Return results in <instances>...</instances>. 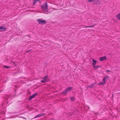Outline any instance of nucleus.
Wrapping results in <instances>:
<instances>
[{"mask_svg": "<svg viewBox=\"0 0 120 120\" xmlns=\"http://www.w3.org/2000/svg\"><path fill=\"white\" fill-rule=\"evenodd\" d=\"M47 3L45 2L41 6V8L43 11L47 12L49 11Z\"/></svg>", "mask_w": 120, "mask_h": 120, "instance_id": "f257e3e1", "label": "nucleus"}, {"mask_svg": "<svg viewBox=\"0 0 120 120\" xmlns=\"http://www.w3.org/2000/svg\"><path fill=\"white\" fill-rule=\"evenodd\" d=\"M73 88V87H69L67 88L64 91L62 92V94H66L67 93L70 92Z\"/></svg>", "mask_w": 120, "mask_h": 120, "instance_id": "f03ea898", "label": "nucleus"}, {"mask_svg": "<svg viewBox=\"0 0 120 120\" xmlns=\"http://www.w3.org/2000/svg\"><path fill=\"white\" fill-rule=\"evenodd\" d=\"M38 22L40 24H43L47 22L44 20H42L39 19H38L37 20Z\"/></svg>", "mask_w": 120, "mask_h": 120, "instance_id": "7ed1b4c3", "label": "nucleus"}, {"mask_svg": "<svg viewBox=\"0 0 120 120\" xmlns=\"http://www.w3.org/2000/svg\"><path fill=\"white\" fill-rule=\"evenodd\" d=\"M48 81V76H45L42 79V80L41 81V82L43 83H45Z\"/></svg>", "mask_w": 120, "mask_h": 120, "instance_id": "20e7f679", "label": "nucleus"}, {"mask_svg": "<svg viewBox=\"0 0 120 120\" xmlns=\"http://www.w3.org/2000/svg\"><path fill=\"white\" fill-rule=\"evenodd\" d=\"M38 94L37 93H35L33 94L32 96H30L29 98H28V100H31L32 98H34Z\"/></svg>", "mask_w": 120, "mask_h": 120, "instance_id": "39448f33", "label": "nucleus"}, {"mask_svg": "<svg viewBox=\"0 0 120 120\" xmlns=\"http://www.w3.org/2000/svg\"><path fill=\"white\" fill-rule=\"evenodd\" d=\"M6 28L4 26H0V32H3L5 31L6 30Z\"/></svg>", "mask_w": 120, "mask_h": 120, "instance_id": "423d86ee", "label": "nucleus"}, {"mask_svg": "<svg viewBox=\"0 0 120 120\" xmlns=\"http://www.w3.org/2000/svg\"><path fill=\"white\" fill-rule=\"evenodd\" d=\"M45 115V114H40L36 116L35 117H34V118H38L40 117H41V116H44Z\"/></svg>", "mask_w": 120, "mask_h": 120, "instance_id": "0eeeda50", "label": "nucleus"}, {"mask_svg": "<svg viewBox=\"0 0 120 120\" xmlns=\"http://www.w3.org/2000/svg\"><path fill=\"white\" fill-rule=\"evenodd\" d=\"M92 61L93 62V63H92V65L93 66H94L96 64L97 61L96 60H94L93 59Z\"/></svg>", "mask_w": 120, "mask_h": 120, "instance_id": "6e6552de", "label": "nucleus"}, {"mask_svg": "<svg viewBox=\"0 0 120 120\" xmlns=\"http://www.w3.org/2000/svg\"><path fill=\"white\" fill-rule=\"evenodd\" d=\"M100 60L101 61H102L106 59V56H104L101 57L100 58Z\"/></svg>", "mask_w": 120, "mask_h": 120, "instance_id": "1a4fd4ad", "label": "nucleus"}, {"mask_svg": "<svg viewBox=\"0 0 120 120\" xmlns=\"http://www.w3.org/2000/svg\"><path fill=\"white\" fill-rule=\"evenodd\" d=\"M116 17L118 19L120 20V14L117 15H116Z\"/></svg>", "mask_w": 120, "mask_h": 120, "instance_id": "9d476101", "label": "nucleus"}, {"mask_svg": "<svg viewBox=\"0 0 120 120\" xmlns=\"http://www.w3.org/2000/svg\"><path fill=\"white\" fill-rule=\"evenodd\" d=\"M95 85V84H92L91 85L89 86H88L87 87V88H88L89 87H90V88H91L92 87H93V86L94 85Z\"/></svg>", "mask_w": 120, "mask_h": 120, "instance_id": "9b49d317", "label": "nucleus"}, {"mask_svg": "<svg viewBox=\"0 0 120 120\" xmlns=\"http://www.w3.org/2000/svg\"><path fill=\"white\" fill-rule=\"evenodd\" d=\"M3 67L4 68H7L8 69V68H9L10 67L9 66H3Z\"/></svg>", "mask_w": 120, "mask_h": 120, "instance_id": "f8f14e48", "label": "nucleus"}, {"mask_svg": "<svg viewBox=\"0 0 120 120\" xmlns=\"http://www.w3.org/2000/svg\"><path fill=\"white\" fill-rule=\"evenodd\" d=\"M105 78H103V83H104V84H105V81H106V80H105Z\"/></svg>", "mask_w": 120, "mask_h": 120, "instance_id": "ddd939ff", "label": "nucleus"}, {"mask_svg": "<svg viewBox=\"0 0 120 120\" xmlns=\"http://www.w3.org/2000/svg\"><path fill=\"white\" fill-rule=\"evenodd\" d=\"M71 100L72 101H73L75 100L74 98L73 97H71Z\"/></svg>", "mask_w": 120, "mask_h": 120, "instance_id": "4468645a", "label": "nucleus"}, {"mask_svg": "<svg viewBox=\"0 0 120 120\" xmlns=\"http://www.w3.org/2000/svg\"><path fill=\"white\" fill-rule=\"evenodd\" d=\"M36 2L37 1L35 0H34L33 3V5H34L35 4V3H36Z\"/></svg>", "mask_w": 120, "mask_h": 120, "instance_id": "2eb2a0df", "label": "nucleus"}, {"mask_svg": "<svg viewBox=\"0 0 120 120\" xmlns=\"http://www.w3.org/2000/svg\"><path fill=\"white\" fill-rule=\"evenodd\" d=\"M94 67V68H98V67H100V66L99 65H98L96 66H93Z\"/></svg>", "mask_w": 120, "mask_h": 120, "instance_id": "dca6fc26", "label": "nucleus"}, {"mask_svg": "<svg viewBox=\"0 0 120 120\" xmlns=\"http://www.w3.org/2000/svg\"><path fill=\"white\" fill-rule=\"evenodd\" d=\"M95 0H89L88 2H92L93 1H94Z\"/></svg>", "mask_w": 120, "mask_h": 120, "instance_id": "f3484780", "label": "nucleus"}, {"mask_svg": "<svg viewBox=\"0 0 120 120\" xmlns=\"http://www.w3.org/2000/svg\"><path fill=\"white\" fill-rule=\"evenodd\" d=\"M104 78H105V79H106V78H109V76H108L107 75V76H105Z\"/></svg>", "mask_w": 120, "mask_h": 120, "instance_id": "a211bd4d", "label": "nucleus"}, {"mask_svg": "<svg viewBox=\"0 0 120 120\" xmlns=\"http://www.w3.org/2000/svg\"><path fill=\"white\" fill-rule=\"evenodd\" d=\"M95 25H93L91 26H90V27H94V26Z\"/></svg>", "mask_w": 120, "mask_h": 120, "instance_id": "6ab92c4d", "label": "nucleus"}, {"mask_svg": "<svg viewBox=\"0 0 120 120\" xmlns=\"http://www.w3.org/2000/svg\"><path fill=\"white\" fill-rule=\"evenodd\" d=\"M11 63H12L14 65L15 64V62H14L13 61H11Z\"/></svg>", "mask_w": 120, "mask_h": 120, "instance_id": "aec40b11", "label": "nucleus"}, {"mask_svg": "<svg viewBox=\"0 0 120 120\" xmlns=\"http://www.w3.org/2000/svg\"><path fill=\"white\" fill-rule=\"evenodd\" d=\"M85 27H86V28L89 27V28H90V26H86Z\"/></svg>", "mask_w": 120, "mask_h": 120, "instance_id": "412c9836", "label": "nucleus"}, {"mask_svg": "<svg viewBox=\"0 0 120 120\" xmlns=\"http://www.w3.org/2000/svg\"><path fill=\"white\" fill-rule=\"evenodd\" d=\"M110 70H107L106 71V72H107V71H108V72H110Z\"/></svg>", "mask_w": 120, "mask_h": 120, "instance_id": "4be33fe9", "label": "nucleus"}, {"mask_svg": "<svg viewBox=\"0 0 120 120\" xmlns=\"http://www.w3.org/2000/svg\"><path fill=\"white\" fill-rule=\"evenodd\" d=\"M30 51V50H29L27 51L26 52H29Z\"/></svg>", "mask_w": 120, "mask_h": 120, "instance_id": "5701e85b", "label": "nucleus"}, {"mask_svg": "<svg viewBox=\"0 0 120 120\" xmlns=\"http://www.w3.org/2000/svg\"><path fill=\"white\" fill-rule=\"evenodd\" d=\"M104 83H103V82H101V83L100 84L102 85H103Z\"/></svg>", "mask_w": 120, "mask_h": 120, "instance_id": "b1692460", "label": "nucleus"}, {"mask_svg": "<svg viewBox=\"0 0 120 120\" xmlns=\"http://www.w3.org/2000/svg\"><path fill=\"white\" fill-rule=\"evenodd\" d=\"M36 0V1H38V0Z\"/></svg>", "mask_w": 120, "mask_h": 120, "instance_id": "393cba45", "label": "nucleus"}, {"mask_svg": "<svg viewBox=\"0 0 120 120\" xmlns=\"http://www.w3.org/2000/svg\"><path fill=\"white\" fill-rule=\"evenodd\" d=\"M112 96H113V95H112Z\"/></svg>", "mask_w": 120, "mask_h": 120, "instance_id": "a878e982", "label": "nucleus"}]
</instances>
